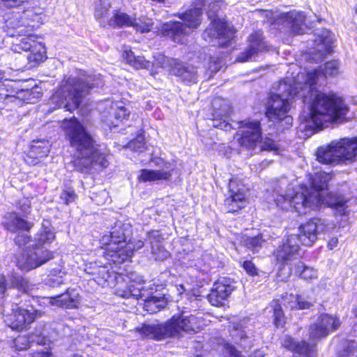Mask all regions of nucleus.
<instances>
[{
  "label": "nucleus",
  "mask_w": 357,
  "mask_h": 357,
  "mask_svg": "<svg viewBox=\"0 0 357 357\" xmlns=\"http://www.w3.org/2000/svg\"><path fill=\"white\" fill-rule=\"evenodd\" d=\"M62 128L74 151L70 162L76 172L89 174L93 169L102 171L109 166V151L100 149L92 134L76 117L63 120Z\"/></svg>",
  "instance_id": "nucleus-1"
},
{
  "label": "nucleus",
  "mask_w": 357,
  "mask_h": 357,
  "mask_svg": "<svg viewBox=\"0 0 357 357\" xmlns=\"http://www.w3.org/2000/svg\"><path fill=\"white\" fill-rule=\"evenodd\" d=\"M279 93H269L264 104V115L268 121L279 126L281 131L292 126L293 118L289 114L292 105V100L298 94L299 89L296 82L284 77L278 82Z\"/></svg>",
  "instance_id": "nucleus-2"
},
{
  "label": "nucleus",
  "mask_w": 357,
  "mask_h": 357,
  "mask_svg": "<svg viewBox=\"0 0 357 357\" xmlns=\"http://www.w3.org/2000/svg\"><path fill=\"white\" fill-rule=\"evenodd\" d=\"M308 119L313 126L321 130L328 122L344 119L349 107L344 98L336 93L317 91L309 101Z\"/></svg>",
  "instance_id": "nucleus-3"
},
{
  "label": "nucleus",
  "mask_w": 357,
  "mask_h": 357,
  "mask_svg": "<svg viewBox=\"0 0 357 357\" xmlns=\"http://www.w3.org/2000/svg\"><path fill=\"white\" fill-rule=\"evenodd\" d=\"M94 82L93 75H88L85 78L64 76L50 98L54 109L63 107L69 112L78 109L83 98L96 87Z\"/></svg>",
  "instance_id": "nucleus-4"
},
{
  "label": "nucleus",
  "mask_w": 357,
  "mask_h": 357,
  "mask_svg": "<svg viewBox=\"0 0 357 357\" xmlns=\"http://www.w3.org/2000/svg\"><path fill=\"white\" fill-rule=\"evenodd\" d=\"M32 7H27L22 15L13 14L6 22L7 34L10 37H21L29 31L38 29L44 20V9L35 6V2L31 3Z\"/></svg>",
  "instance_id": "nucleus-5"
},
{
  "label": "nucleus",
  "mask_w": 357,
  "mask_h": 357,
  "mask_svg": "<svg viewBox=\"0 0 357 357\" xmlns=\"http://www.w3.org/2000/svg\"><path fill=\"white\" fill-rule=\"evenodd\" d=\"M300 189L291 194L277 195L274 198L276 206L284 211L290 210L305 214L314 206L313 195L305 184L301 185Z\"/></svg>",
  "instance_id": "nucleus-6"
},
{
  "label": "nucleus",
  "mask_w": 357,
  "mask_h": 357,
  "mask_svg": "<svg viewBox=\"0 0 357 357\" xmlns=\"http://www.w3.org/2000/svg\"><path fill=\"white\" fill-rule=\"evenodd\" d=\"M1 225L8 232L16 234L13 241L19 248L26 246L33 240L31 236L28 233L31 232L34 223L15 211L7 212L4 215V220Z\"/></svg>",
  "instance_id": "nucleus-7"
},
{
  "label": "nucleus",
  "mask_w": 357,
  "mask_h": 357,
  "mask_svg": "<svg viewBox=\"0 0 357 357\" xmlns=\"http://www.w3.org/2000/svg\"><path fill=\"white\" fill-rule=\"evenodd\" d=\"M228 196L223 201L224 208L227 213L236 215L244 210L249 204L247 189L243 179L233 175L227 183Z\"/></svg>",
  "instance_id": "nucleus-8"
},
{
  "label": "nucleus",
  "mask_w": 357,
  "mask_h": 357,
  "mask_svg": "<svg viewBox=\"0 0 357 357\" xmlns=\"http://www.w3.org/2000/svg\"><path fill=\"white\" fill-rule=\"evenodd\" d=\"M144 246L142 241L134 243H119L100 240V249L103 250L102 257L109 265L119 266L130 259L135 252Z\"/></svg>",
  "instance_id": "nucleus-9"
},
{
  "label": "nucleus",
  "mask_w": 357,
  "mask_h": 357,
  "mask_svg": "<svg viewBox=\"0 0 357 357\" xmlns=\"http://www.w3.org/2000/svg\"><path fill=\"white\" fill-rule=\"evenodd\" d=\"M238 130L233 136L241 149L255 150L261 139L262 128L259 121L245 119L237 122Z\"/></svg>",
  "instance_id": "nucleus-10"
},
{
  "label": "nucleus",
  "mask_w": 357,
  "mask_h": 357,
  "mask_svg": "<svg viewBox=\"0 0 357 357\" xmlns=\"http://www.w3.org/2000/svg\"><path fill=\"white\" fill-rule=\"evenodd\" d=\"M33 31H29V32L22 36L24 38L20 40L19 43L12 46V50L14 52L19 50L30 52L26 56L29 65V68L35 67L47 59L45 44L38 41L40 36L33 33Z\"/></svg>",
  "instance_id": "nucleus-11"
},
{
  "label": "nucleus",
  "mask_w": 357,
  "mask_h": 357,
  "mask_svg": "<svg viewBox=\"0 0 357 357\" xmlns=\"http://www.w3.org/2000/svg\"><path fill=\"white\" fill-rule=\"evenodd\" d=\"M341 325L339 317L322 313L319 316L317 322L309 327V338L312 340L324 339L339 329Z\"/></svg>",
  "instance_id": "nucleus-12"
},
{
  "label": "nucleus",
  "mask_w": 357,
  "mask_h": 357,
  "mask_svg": "<svg viewBox=\"0 0 357 357\" xmlns=\"http://www.w3.org/2000/svg\"><path fill=\"white\" fill-rule=\"evenodd\" d=\"M171 337L181 335V332L196 333L200 331L204 326L202 317L190 314L183 317L181 314H174L168 319Z\"/></svg>",
  "instance_id": "nucleus-13"
},
{
  "label": "nucleus",
  "mask_w": 357,
  "mask_h": 357,
  "mask_svg": "<svg viewBox=\"0 0 357 357\" xmlns=\"http://www.w3.org/2000/svg\"><path fill=\"white\" fill-rule=\"evenodd\" d=\"M234 289L233 280L230 278L220 277L214 282L210 293L206 296L207 300L213 306H223Z\"/></svg>",
  "instance_id": "nucleus-14"
},
{
  "label": "nucleus",
  "mask_w": 357,
  "mask_h": 357,
  "mask_svg": "<svg viewBox=\"0 0 357 357\" xmlns=\"http://www.w3.org/2000/svg\"><path fill=\"white\" fill-rule=\"evenodd\" d=\"M167 61L169 73L176 77L181 83L188 86L197 83V71L195 66L174 58L167 59Z\"/></svg>",
  "instance_id": "nucleus-15"
},
{
  "label": "nucleus",
  "mask_w": 357,
  "mask_h": 357,
  "mask_svg": "<svg viewBox=\"0 0 357 357\" xmlns=\"http://www.w3.org/2000/svg\"><path fill=\"white\" fill-rule=\"evenodd\" d=\"M43 314V312L39 310L29 311L19 307L10 313L8 318V326L13 331L26 330L36 318L42 317Z\"/></svg>",
  "instance_id": "nucleus-16"
},
{
  "label": "nucleus",
  "mask_w": 357,
  "mask_h": 357,
  "mask_svg": "<svg viewBox=\"0 0 357 357\" xmlns=\"http://www.w3.org/2000/svg\"><path fill=\"white\" fill-rule=\"evenodd\" d=\"M248 41L249 43L248 47L241 52L236 58V61L238 62L248 61L252 56L270 50V47L266 44L262 30L252 31L250 34Z\"/></svg>",
  "instance_id": "nucleus-17"
},
{
  "label": "nucleus",
  "mask_w": 357,
  "mask_h": 357,
  "mask_svg": "<svg viewBox=\"0 0 357 357\" xmlns=\"http://www.w3.org/2000/svg\"><path fill=\"white\" fill-rule=\"evenodd\" d=\"M281 347L291 352L292 357H317L316 344L303 340L296 341L289 335L282 339Z\"/></svg>",
  "instance_id": "nucleus-18"
},
{
  "label": "nucleus",
  "mask_w": 357,
  "mask_h": 357,
  "mask_svg": "<svg viewBox=\"0 0 357 357\" xmlns=\"http://www.w3.org/2000/svg\"><path fill=\"white\" fill-rule=\"evenodd\" d=\"M207 0H193L190 8L174 15L182 22L184 27L197 29L202 22L203 8Z\"/></svg>",
  "instance_id": "nucleus-19"
},
{
  "label": "nucleus",
  "mask_w": 357,
  "mask_h": 357,
  "mask_svg": "<svg viewBox=\"0 0 357 357\" xmlns=\"http://www.w3.org/2000/svg\"><path fill=\"white\" fill-rule=\"evenodd\" d=\"M168 319L158 324H140L134 331L140 335L141 338L157 341L171 338Z\"/></svg>",
  "instance_id": "nucleus-20"
},
{
  "label": "nucleus",
  "mask_w": 357,
  "mask_h": 357,
  "mask_svg": "<svg viewBox=\"0 0 357 357\" xmlns=\"http://www.w3.org/2000/svg\"><path fill=\"white\" fill-rule=\"evenodd\" d=\"M33 250V254L29 256L26 261L17 260L16 265L21 270L29 271L37 268L54 258V252L47 248L38 247Z\"/></svg>",
  "instance_id": "nucleus-21"
},
{
  "label": "nucleus",
  "mask_w": 357,
  "mask_h": 357,
  "mask_svg": "<svg viewBox=\"0 0 357 357\" xmlns=\"http://www.w3.org/2000/svg\"><path fill=\"white\" fill-rule=\"evenodd\" d=\"M340 162L342 164H351L357 158V135L352 137H342L334 140Z\"/></svg>",
  "instance_id": "nucleus-22"
},
{
  "label": "nucleus",
  "mask_w": 357,
  "mask_h": 357,
  "mask_svg": "<svg viewBox=\"0 0 357 357\" xmlns=\"http://www.w3.org/2000/svg\"><path fill=\"white\" fill-rule=\"evenodd\" d=\"M175 168L167 161H163L162 169H142L137 181L139 183L154 182L156 181H169Z\"/></svg>",
  "instance_id": "nucleus-23"
},
{
  "label": "nucleus",
  "mask_w": 357,
  "mask_h": 357,
  "mask_svg": "<svg viewBox=\"0 0 357 357\" xmlns=\"http://www.w3.org/2000/svg\"><path fill=\"white\" fill-rule=\"evenodd\" d=\"M320 222V218L313 217L298 227V238L303 245L311 246L317 240L318 225Z\"/></svg>",
  "instance_id": "nucleus-24"
},
{
  "label": "nucleus",
  "mask_w": 357,
  "mask_h": 357,
  "mask_svg": "<svg viewBox=\"0 0 357 357\" xmlns=\"http://www.w3.org/2000/svg\"><path fill=\"white\" fill-rule=\"evenodd\" d=\"M98 19L102 27H112L114 29H121L123 27H130L132 20H135V14L128 15L119 9L113 10L111 19L107 21L104 20L105 15L98 14Z\"/></svg>",
  "instance_id": "nucleus-25"
},
{
  "label": "nucleus",
  "mask_w": 357,
  "mask_h": 357,
  "mask_svg": "<svg viewBox=\"0 0 357 357\" xmlns=\"http://www.w3.org/2000/svg\"><path fill=\"white\" fill-rule=\"evenodd\" d=\"M158 32L162 36L178 44L183 43V36L186 34L184 25L179 21H169L162 24Z\"/></svg>",
  "instance_id": "nucleus-26"
},
{
  "label": "nucleus",
  "mask_w": 357,
  "mask_h": 357,
  "mask_svg": "<svg viewBox=\"0 0 357 357\" xmlns=\"http://www.w3.org/2000/svg\"><path fill=\"white\" fill-rule=\"evenodd\" d=\"M204 34L208 38L223 39L230 42L234 38V31L227 24L220 20L211 22L210 26L204 30Z\"/></svg>",
  "instance_id": "nucleus-27"
},
{
  "label": "nucleus",
  "mask_w": 357,
  "mask_h": 357,
  "mask_svg": "<svg viewBox=\"0 0 357 357\" xmlns=\"http://www.w3.org/2000/svg\"><path fill=\"white\" fill-rule=\"evenodd\" d=\"M238 241L242 247L253 254L259 252L266 242L264 234L260 231L256 234H241Z\"/></svg>",
  "instance_id": "nucleus-28"
},
{
  "label": "nucleus",
  "mask_w": 357,
  "mask_h": 357,
  "mask_svg": "<svg viewBox=\"0 0 357 357\" xmlns=\"http://www.w3.org/2000/svg\"><path fill=\"white\" fill-rule=\"evenodd\" d=\"M334 141L327 144L324 148L318 149L317 160L323 165H342Z\"/></svg>",
  "instance_id": "nucleus-29"
},
{
  "label": "nucleus",
  "mask_w": 357,
  "mask_h": 357,
  "mask_svg": "<svg viewBox=\"0 0 357 357\" xmlns=\"http://www.w3.org/2000/svg\"><path fill=\"white\" fill-rule=\"evenodd\" d=\"M56 238V232L50 220L44 219L40 230L37 233L36 243L31 245L32 249H37L44 245L50 244Z\"/></svg>",
  "instance_id": "nucleus-30"
},
{
  "label": "nucleus",
  "mask_w": 357,
  "mask_h": 357,
  "mask_svg": "<svg viewBox=\"0 0 357 357\" xmlns=\"http://www.w3.org/2000/svg\"><path fill=\"white\" fill-rule=\"evenodd\" d=\"M126 224L122 221L117 220L114 223L108 235H104L102 241H109L119 243H134L130 240H127L126 234Z\"/></svg>",
  "instance_id": "nucleus-31"
},
{
  "label": "nucleus",
  "mask_w": 357,
  "mask_h": 357,
  "mask_svg": "<svg viewBox=\"0 0 357 357\" xmlns=\"http://www.w3.org/2000/svg\"><path fill=\"white\" fill-rule=\"evenodd\" d=\"M49 153L47 146L33 144L24 157V162L29 166H35L41 162Z\"/></svg>",
  "instance_id": "nucleus-32"
},
{
  "label": "nucleus",
  "mask_w": 357,
  "mask_h": 357,
  "mask_svg": "<svg viewBox=\"0 0 357 357\" xmlns=\"http://www.w3.org/2000/svg\"><path fill=\"white\" fill-rule=\"evenodd\" d=\"M121 56L128 65L136 70H147L151 67L150 61L146 60L143 56H136L130 47L125 48Z\"/></svg>",
  "instance_id": "nucleus-33"
},
{
  "label": "nucleus",
  "mask_w": 357,
  "mask_h": 357,
  "mask_svg": "<svg viewBox=\"0 0 357 357\" xmlns=\"http://www.w3.org/2000/svg\"><path fill=\"white\" fill-rule=\"evenodd\" d=\"M51 298L54 300L52 301L53 304L63 309H77L79 304V294L72 296L70 293L69 288L67 289L64 293Z\"/></svg>",
  "instance_id": "nucleus-34"
},
{
  "label": "nucleus",
  "mask_w": 357,
  "mask_h": 357,
  "mask_svg": "<svg viewBox=\"0 0 357 357\" xmlns=\"http://www.w3.org/2000/svg\"><path fill=\"white\" fill-rule=\"evenodd\" d=\"M331 180V176L325 172H314L309 178V185L312 190L319 192L328 188V182Z\"/></svg>",
  "instance_id": "nucleus-35"
},
{
  "label": "nucleus",
  "mask_w": 357,
  "mask_h": 357,
  "mask_svg": "<svg viewBox=\"0 0 357 357\" xmlns=\"http://www.w3.org/2000/svg\"><path fill=\"white\" fill-rule=\"evenodd\" d=\"M296 253V250L294 245H291L288 241L282 242L278 245L275 251V257L278 262L282 266H285L289 261L292 260Z\"/></svg>",
  "instance_id": "nucleus-36"
},
{
  "label": "nucleus",
  "mask_w": 357,
  "mask_h": 357,
  "mask_svg": "<svg viewBox=\"0 0 357 357\" xmlns=\"http://www.w3.org/2000/svg\"><path fill=\"white\" fill-rule=\"evenodd\" d=\"M271 308L272 321L276 328H282L287 324V317L282 307V302L279 298H274L270 303Z\"/></svg>",
  "instance_id": "nucleus-37"
},
{
  "label": "nucleus",
  "mask_w": 357,
  "mask_h": 357,
  "mask_svg": "<svg viewBox=\"0 0 357 357\" xmlns=\"http://www.w3.org/2000/svg\"><path fill=\"white\" fill-rule=\"evenodd\" d=\"M294 271L298 277L306 281H311L317 278V271L312 267L307 266L299 261L294 265Z\"/></svg>",
  "instance_id": "nucleus-38"
},
{
  "label": "nucleus",
  "mask_w": 357,
  "mask_h": 357,
  "mask_svg": "<svg viewBox=\"0 0 357 357\" xmlns=\"http://www.w3.org/2000/svg\"><path fill=\"white\" fill-rule=\"evenodd\" d=\"M12 347L16 351H25L29 349L32 344L30 335H18L12 340Z\"/></svg>",
  "instance_id": "nucleus-39"
},
{
  "label": "nucleus",
  "mask_w": 357,
  "mask_h": 357,
  "mask_svg": "<svg viewBox=\"0 0 357 357\" xmlns=\"http://www.w3.org/2000/svg\"><path fill=\"white\" fill-rule=\"evenodd\" d=\"M11 285L23 294H29L33 289L29 280L22 276H13L11 279Z\"/></svg>",
  "instance_id": "nucleus-40"
},
{
  "label": "nucleus",
  "mask_w": 357,
  "mask_h": 357,
  "mask_svg": "<svg viewBox=\"0 0 357 357\" xmlns=\"http://www.w3.org/2000/svg\"><path fill=\"white\" fill-rule=\"evenodd\" d=\"M357 350V342L354 339H344L342 342L341 349L338 356L342 357H351Z\"/></svg>",
  "instance_id": "nucleus-41"
},
{
  "label": "nucleus",
  "mask_w": 357,
  "mask_h": 357,
  "mask_svg": "<svg viewBox=\"0 0 357 357\" xmlns=\"http://www.w3.org/2000/svg\"><path fill=\"white\" fill-rule=\"evenodd\" d=\"M138 133L136 137L128 143V146L132 151L142 152L146 149V139L143 134Z\"/></svg>",
  "instance_id": "nucleus-42"
},
{
  "label": "nucleus",
  "mask_w": 357,
  "mask_h": 357,
  "mask_svg": "<svg viewBox=\"0 0 357 357\" xmlns=\"http://www.w3.org/2000/svg\"><path fill=\"white\" fill-rule=\"evenodd\" d=\"M222 357H245L241 351L231 343L224 341L222 342Z\"/></svg>",
  "instance_id": "nucleus-43"
},
{
  "label": "nucleus",
  "mask_w": 357,
  "mask_h": 357,
  "mask_svg": "<svg viewBox=\"0 0 357 357\" xmlns=\"http://www.w3.org/2000/svg\"><path fill=\"white\" fill-rule=\"evenodd\" d=\"M130 27H132L137 32L141 33H148L151 31L153 27V23L151 22H147L139 19V22L137 21V17L135 14V20H132Z\"/></svg>",
  "instance_id": "nucleus-44"
},
{
  "label": "nucleus",
  "mask_w": 357,
  "mask_h": 357,
  "mask_svg": "<svg viewBox=\"0 0 357 357\" xmlns=\"http://www.w3.org/2000/svg\"><path fill=\"white\" fill-rule=\"evenodd\" d=\"M290 29L294 34H302L303 33L304 20L301 19L300 15L290 16Z\"/></svg>",
  "instance_id": "nucleus-45"
},
{
  "label": "nucleus",
  "mask_w": 357,
  "mask_h": 357,
  "mask_svg": "<svg viewBox=\"0 0 357 357\" xmlns=\"http://www.w3.org/2000/svg\"><path fill=\"white\" fill-rule=\"evenodd\" d=\"M324 75L335 77L339 74V63L337 60H331L324 63L321 72Z\"/></svg>",
  "instance_id": "nucleus-46"
},
{
  "label": "nucleus",
  "mask_w": 357,
  "mask_h": 357,
  "mask_svg": "<svg viewBox=\"0 0 357 357\" xmlns=\"http://www.w3.org/2000/svg\"><path fill=\"white\" fill-rule=\"evenodd\" d=\"M77 197L75 190L72 187L62 190L59 195V198L62 201V203L66 206L75 202Z\"/></svg>",
  "instance_id": "nucleus-47"
},
{
  "label": "nucleus",
  "mask_w": 357,
  "mask_h": 357,
  "mask_svg": "<svg viewBox=\"0 0 357 357\" xmlns=\"http://www.w3.org/2000/svg\"><path fill=\"white\" fill-rule=\"evenodd\" d=\"M240 266L246 274L250 277H256L259 275V270L252 259H245L240 262Z\"/></svg>",
  "instance_id": "nucleus-48"
},
{
  "label": "nucleus",
  "mask_w": 357,
  "mask_h": 357,
  "mask_svg": "<svg viewBox=\"0 0 357 357\" xmlns=\"http://www.w3.org/2000/svg\"><path fill=\"white\" fill-rule=\"evenodd\" d=\"M230 335L234 344L240 345L243 342L248 339L246 332L238 327H234L232 331L230 332Z\"/></svg>",
  "instance_id": "nucleus-49"
},
{
  "label": "nucleus",
  "mask_w": 357,
  "mask_h": 357,
  "mask_svg": "<svg viewBox=\"0 0 357 357\" xmlns=\"http://www.w3.org/2000/svg\"><path fill=\"white\" fill-rule=\"evenodd\" d=\"M296 298H299V294H293L284 293L280 296V301H282V305H283L286 308L291 310L292 307H295Z\"/></svg>",
  "instance_id": "nucleus-50"
},
{
  "label": "nucleus",
  "mask_w": 357,
  "mask_h": 357,
  "mask_svg": "<svg viewBox=\"0 0 357 357\" xmlns=\"http://www.w3.org/2000/svg\"><path fill=\"white\" fill-rule=\"evenodd\" d=\"M160 299L155 296H151L144 301V309L150 314H154L161 310V307L157 304Z\"/></svg>",
  "instance_id": "nucleus-51"
},
{
  "label": "nucleus",
  "mask_w": 357,
  "mask_h": 357,
  "mask_svg": "<svg viewBox=\"0 0 357 357\" xmlns=\"http://www.w3.org/2000/svg\"><path fill=\"white\" fill-rule=\"evenodd\" d=\"M259 143L260 144L261 151H272L279 149L278 145L275 143V140L267 137H261Z\"/></svg>",
  "instance_id": "nucleus-52"
},
{
  "label": "nucleus",
  "mask_w": 357,
  "mask_h": 357,
  "mask_svg": "<svg viewBox=\"0 0 357 357\" xmlns=\"http://www.w3.org/2000/svg\"><path fill=\"white\" fill-rule=\"evenodd\" d=\"M347 201L342 197L339 202H337L335 204H333L335 206L333 207L332 209L334 211L335 215L344 216L347 215Z\"/></svg>",
  "instance_id": "nucleus-53"
},
{
  "label": "nucleus",
  "mask_w": 357,
  "mask_h": 357,
  "mask_svg": "<svg viewBox=\"0 0 357 357\" xmlns=\"http://www.w3.org/2000/svg\"><path fill=\"white\" fill-rule=\"evenodd\" d=\"M321 73L318 69H313L310 71H307L305 73V84L310 86H315L319 80V76Z\"/></svg>",
  "instance_id": "nucleus-54"
},
{
  "label": "nucleus",
  "mask_w": 357,
  "mask_h": 357,
  "mask_svg": "<svg viewBox=\"0 0 357 357\" xmlns=\"http://www.w3.org/2000/svg\"><path fill=\"white\" fill-rule=\"evenodd\" d=\"M213 121V127L215 128L220 129L225 131H229L232 129L230 123L222 118H216L213 116L211 119Z\"/></svg>",
  "instance_id": "nucleus-55"
},
{
  "label": "nucleus",
  "mask_w": 357,
  "mask_h": 357,
  "mask_svg": "<svg viewBox=\"0 0 357 357\" xmlns=\"http://www.w3.org/2000/svg\"><path fill=\"white\" fill-rule=\"evenodd\" d=\"M130 112L126 106H119L114 112V117L119 122L127 121L130 116Z\"/></svg>",
  "instance_id": "nucleus-56"
},
{
  "label": "nucleus",
  "mask_w": 357,
  "mask_h": 357,
  "mask_svg": "<svg viewBox=\"0 0 357 357\" xmlns=\"http://www.w3.org/2000/svg\"><path fill=\"white\" fill-rule=\"evenodd\" d=\"M16 206L24 215H29L31 213V202L27 198L17 200Z\"/></svg>",
  "instance_id": "nucleus-57"
},
{
  "label": "nucleus",
  "mask_w": 357,
  "mask_h": 357,
  "mask_svg": "<svg viewBox=\"0 0 357 357\" xmlns=\"http://www.w3.org/2000/svg\"><path fill=\"white\" fill-rule=\"evenodd\" d=\"M28 357H54V354L50 348L43 350L36 349L28 354Z\"/></svg>",
  "instance_id": "nucleus-58"
},
{
  "label": "nucleus",
  "mask_w": 357,
  "mask_h": 357,
  "mask_svg": "<svg viewBox=\"0 0 357 357\" xmlns=\"http://www.w3.org/2000/svg\"><path fill=\"white\" fill-rule=\"evenodd\" d=\"M342 198L341 196L334 195L332 192H328L325 196V205L327 207L333 208L335 206V205H333V203H336L337 202H339V200Z\"/></svg>",
  "instance_id": "nucleus-59"
},
{
  "label": "nucleus",
  "mask_w": 357,
  "mask_h": 357,
  "mask_svg": "<svg viewBox=\"0 0 357 357\" xmlns=\"http://www.w3.org/2000/svg\"><path fill=\"white\" fill-rule=\"evenodd\" d=\"M312 306V303L308 301L302 300L301 296L300 298H296L295 307H291V311L299 310H307Z\"/></svg>",
  "instance_id": "nucleus-60"
},
{
  "label": "nucleus",
  "mask_w": 357,
  "mask_h": 357,
  "mask_svg": "<svg viewBox=\"0 0 357 357\" xmlns=\"http://www.w3.org/2000/svg\"><path fill=\"white\" fill-rule=\"evenodd\" d=\"M47 281L48 284L52 287H56L63 283V280L61 277L54 278L52 276H49Z\"/></svg>",
  "instance_id": "nucleus-61"
},
{
  "label": "nucleus",
  "mask_w": 357,
  "mask_h": 357,
  "mask_svg": "<svg viewBox=\"0 0 357 357\" xmlns=\"http://www.w3.org/2000/svg\"><path fill=\"white\" fill-rule=\"evenodd\" d=\"M6 290V279L3 274H0V293L3 294Z\"/></svg>",
  "instance_id": "nucleus-62"
},
{
  "label": "nucleus",
  "mask_w": 357,
  "mask_h": 357,
  "mask_svg": "<svg viewBox=\"0 0 357 357\" xmlns=\"http://www.w3.org/2000/svg\"><path fill=\"white\" fill-rule=\"evenodd\" d=\"M152 5L155 4H165L167 0H146Z\"/></svg>",
  "instance_id": "nucleus-63"
},
{
  "label": "nucleus",
  "mask_w": 357,
  "mask_h": 357,
  "mask_svg": "<svg viewBox=\"0 0 357 357\" xmlns=\"http://www.w3.org/2000/svg\"><path fill=\"white\" fill-rule=\"evenodd\" d=\"M27 68H28V67H26V66H25V65H22V66H19V67L17 68V70H21V71H24V70H26Z\"/></svg>",
  "instance_id": "nucleus-64"
}]
</instances>
